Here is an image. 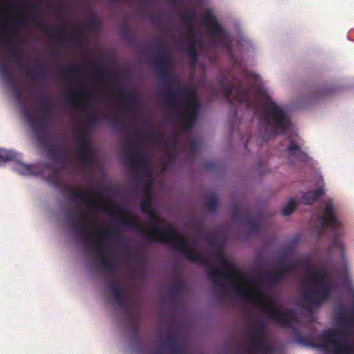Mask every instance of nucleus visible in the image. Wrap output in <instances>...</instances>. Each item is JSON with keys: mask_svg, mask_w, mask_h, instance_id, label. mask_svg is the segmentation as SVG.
<instances>
[{"mask_svg": "<svg viewBox=\"0 0 354 354\" xmlns=\"http://www.w3.org/2000/svg\"><path fill=\"white\" fill-rule=\"evenodd\" d=\"M233 290L240 299L253 303L257 308L266 313L281 328H290L294 331L295 339L304 345L315 348L328 349L333 347L336 354H345L351 352L352 346L348 342L346 333L342 330L328 328L322 331L316 337L319 342H314L308 335H304L293 324L297 319L294 310L290 308L280 309L276 305L274 299L270 298L267 302L258 299L254 294L245 290L242 286L234 282Z\"/></svg>", "mask_w": 354, "mask_h": 354, "instance_id": "obj_1", "label": "nucleus"}, {"mask_svg": "<svg viewBox=\"0 0 354 354\" xmlns=\"http://www.w3.org/2000/svg\"><path fill=\"white\" fill-rule=\"evenodd\" d=\"M151 221L152 228L147 230L133 216L120 217L119 221L124 226L129 227L138 232L145 235L150 242H158L168 244L171 248L181 253L189 261L208 266L206 271L207 278L221 290H226L223 281L229 276L223 272L221 269L214 268L209 263L207 258L196 249L190 247L189 243L181 234L176 232L170 223L160 228L162 218L153 209L147 214Z\"/></svg>", "mask_w": 354, "mask_h": 354, "instance_id": "obj_2", "label": "nucleus"}, {"mask_svg": "<svg viewBox=\"0 0 354 354\" xmlns=\"http://www.w3.org/2000/svg\"><path fill=\"white\" fill-rule=\"evenodd\" d=\"M166 103L178 109L176 118L183 122L185 129L189 130L198 120L201 109V102L194 89L186 86L174 92L169 85L164 93Z\"/></svg>", "mask_w": 354, "mask_h": 354, "instance_id": "obj_3", "label": "nucleus"}, {"mask_svg": "<svg viewBox=\"0 0 354 354\" xmlns=\"http://www.w3.org/2000/svg\"><path fill=\"white\" fill-rule=\"evenodd\" d=\"M256 97L263 106L260 120L267 129L265 136L270 138L277 133L285 134L290 126V120L286 111L261 88H257Z\"/></svg>", "mask_w": 354, "mask_h": 354, "instance_id": "obj_4", "label": "nucleus"}, {"mask_svg": "<svg viewBox=\"0 0 354 354\" xmlns=\"http://www.w3.org/2000/svg\"><path fill=\"white\" fill-rule=\"evenodd\" d=\"M301 266L305 268L307 275L316 286V288L312 291L308 289L305 290L304 298L310 304L319 305L332 292L329 273L327 270L319 271L315 268L307 259H303Z\"/></svg>", "mask_w": 354, "mask_h": 354, "instance_id": "obj_5", "label": "nucleus"}, {"mask_svg": "<svg viewBox=\"0 0 354 354\" xmlns=\"http://www.w3.org/2000/svg\"><path fill=\"white\" fill-rule=\"evenodd\" d=\"M93 235L99 244L97 247L96 255L99 261L100 267L102 270L106 271L108 274L106 278L109 280L107 284L109 290L120 288V286L113 280V272L115 267V262L105 252L103 246L109 236H113L115 239L121 242L124 241V236L120 232V231L117 230H100L97 233L93 234Z\"/></svg>", "mask_w": 354, "mask_h": 354, "instance_id": "obj_6", "label": "nucleus"}, {"mask_svg": "<svg viewBox=\"0 0 354 354\" xmlns=\"http://www.w3.org/2000/svg\"><path fill=\"white\" fill-rule=\"evenodd\" d=\"M325 203V207L317 218L320 223V225L315 227L317 236L321 238L324 235V228L329 229L331 231L333 248L339 250L343 256L344 245L339 239L343 234L342 225L337 217L332 202L328 201Z\"/></svg>", "mask_w": 354, "mask_h": 354, "instance_id": "obj_7", "label": "nucleus"}, {"mask_svg": "<svg viewBox=\"0 0 354 354\" xmlns=\"http://www.w3.org/2000/svg\"><path fill=\"white\" fill-rule=\"evenodd\" d=\"M41 104L39 114L37 117H35L27 107L22 108V112L35 133H37L40 127L46 126L53 115L52 99L48 96H45L41 99Z\"/></svg>", "mask_w": 354, "mask_h": 354, "instance_id": "obj_8", "label": "nucleus"}, {"mask_svg": "<svg viewBox=\"0 0 354 354\" xmlns=\"http://www.w3.org/2000/svg\"><path fill=\"white\" fill-rule=\"evenodd\" d=\"M28 19L35 21L40 28H43L45 35L52 37L56 41L66 40L71 41L75 46L81 47L83 45V38L80 33H71L66 28L57 29L45 26L42 17L39 15H32Z\"/></svg>", "mask_w": 354, "mask_h": 354, "instance_id": "obj_9", "label": "nucleus"}, {"mask_svg": "<svg viewBox=\"0 0 354 354\" xmlns=\"http://www.w3.org/2000/svg\"><path fill=\"white\" fill-rule=\"evenodd\" d=\"M151 62L158 73L160 82L165 86L169 85L174 80L170 73L173 63L165 46L160 50L155 48V55Z\"/></svg>", "mask_w": 354, "mask_h": 354, "instance_id": "obj_10", "label": "nucleus"}, {"mask_svg": "<svg viewBox=\"0 0 354 354\" xmlns=\"http://www.w3.org/2000/svg\"><path fill=\"white\" fill-rule=\"evenodd\" d=\"M218 82L224 96L230 105H232V100L230 98V95L232 92L235 90L234 98L236 101L239 104L245 103L249 106L250 103L249 96L250 88L245 87L241 81L238 82L237 86L235 87L232 82L227 80L224 75L220 77Z\"/></svg>", "mask_w": 354, "mask_h": 354, "instance_id": "obj_11", "label": "nucleus"}, {"mask_svg": "<svg viewBox=\"0 0 354 354\" xmlns=\"http://www.w3.org/2000/svg\"><path fill=\"white\" fill-rule=\"evenodd\" d=\"M125 149L128 151L131 149L133 150L131 154H127L126 156L125 160L127 165L138 169H142L145 167L146 160L140 146H133L131 143L127 140V143L125 145Z\"/></svg>", "mask_w": 354, "mask_h": 354, "instance_id": "obj_12", "label": "nucleus"}, {"mask_svg": "<svg viewBox=\"0 0 354 354\" xmlns=\"http://www.w3.org/2000/svg\"><path fill=\"white\" fill-rule=\"evenodd\" d=\"M233 219L242 222L250 231L258 232L261 229L260 221L253 218L251 212L241 208H235L232 214Z\"/></svg>", "mask_w": 354, "mask_h": 354, "instance_id": "obj_13", "label": "nucleus"}, {"mask_svg": "<svg viewBox=\"0 0 354 354\" xmlns=\"http://www.w3.org/2000/svg\"><path fill=\"white\" fill-rule=\"evenodd\" d=\"M110 294L114 301L118 305L125 308L128 315L132 316L133 324L135 325L137 324L139 320V316L138 315H133L132 310L129 306L131 304V300L128 295L123 293L121 287L114 290H110Z\"/></svg>", "mask_w": 354, "mask_h": 354, "instance_id": "obj_14", "label": "nucleus"}, {"mask_svg": "<svg viewBox=\"0 0 354 354\" xmlns=\"http://www.w3.org/2000/svg\"><path fill=\"white\" fill-rule=\"evenodd\" d=\"M1 32L5 36L6 47L12 51L11 60L16 64H19L25 55L19 50V43L10 36L8 27L3 26L1 28Z\"/></svg>", "mask_w": 354, "mask_h": 354, "instance_id": "obj_15", "label": "nucleus"}, {"mask_svg": "<svg viewBox=\"0 0 354 354\" xmlns=\"http://www.w3.org/2000/svg\"><path fill=\"white\" fill-rule=\"evenodd\" d=\"M78 210L80 216V223H77L73 218H71V225L77 228V232L81 236L82 239L84 242H88V239L86 231L89 229L88 223L90 218L82 208L78 207Z\"/></svg>", "mask_w": 354, "mask_h": 354, "instance_id": "obj_16", "label": "nucleus"}, {"mask_svg": "<svg viewBox=\"0 0 354 354\" xmlns=\"http://www.w3.org/2000/svg\"><path fill=\"white\" fill-rule=\"evenodd\" d=\"M209 35L212 39L216 40V44L226 46L229 42L230 35L224 28L216 21L214 24L208 26Z\"/></svg>", "mask_w": 354, "mask_h": 354, "instance_id": "obj_17", "label": "nucleus"}, {"mask_svg": "<svg viewBox=\"0 0 354 354\" xmlns=\"http://www.w3.org/2000/svg\"><path fill=\"white\" fill-rule=\"evenodd\" d=\"M293 268V264L286 263L283 266H278L274 274H265L264 278L271 285L277 284L285 278Z\"/></svg>", "mask_w": 354, "mask_h": 354, "instance_id": "obj_18", "label": "nucleus"}, {"mask_svg": "<svg viewBox=\"0 0 354 354\" xmlns=\"http://www.w3.org/2000/svg\"><path fill=\"white\" fill-rule=\"evenodd\" d=\"M249 336L251 339V346L254 351L258 352V354H273L274 353V347L268 344L266 337H259L254 335Z\"/></svg>", "mask_w": 354, "mask_h": 354, "instance_id": "obj_19", "label": "nucleus"}, {"mask_svg": "<svg viewBox=\"0 0 354 354\" xmlns=\"http://www.w3.org/2000/svg\"><path fill=\"white\" fill-rule=\"evenodd\" d=\"M286 152L288 156L295 157L299 162H307L310 159L307 153L302 151L301 146L297 144L292 139L290 140V144L286 147Z\"/></svg>", "mask_w": 354, "mask_h": 354, "instance_id": "obj_20", "label": "nucleus"}, {"mask_svg": "<svg viewBox=\"0 0 354 354\" xmlns=\"http://www.w3.org/2000/svg\"><path fill=\"white\" fill-rule=\"evenodd\" d=\"M70 198L77 201L79 203L90 204L94 201V196L92 192L86 193L82 189H75L68 187Z\"/></svg>", "mask_w": 354, "mask_h": 354, "instance_id": "obj_21", "label": "nucleus"}, {"mask_svg": "<svg viewBox=\"0 0 354 354\" xmlns=\"http://www.w3.org/2000/svg\"><path fill=\"white\" fill-rule=\"evenodd\" d=\"M118 91L120 93V98L127 101L129 105L133 108L132 112L133 115H138L140 110L138 108V99L136 95L133 93H129L127 94V89L124 86L119 87Z\"/></svg>", "mask_w": 354, "mask_h": 354, "instance_id": "obj_22", "label": "nucleus"}, {"mask_svg": "<svg viewBox=\"0 0 354 354\" xmlns=\"http://www.w3.org/2000/svg\"><path fill=\"white\" fill-rule=\"evenodd\" d=\"M164 342L171 351V354H183V344L176 336L168 335L165 337Z\"/></svg>", "mask_w": 354, "mask_h": 354, "instance_id": "obj_23", "label": "nucleus"}, {"mask_svg": "<svg viewBox=\"0 0 354 354\" xmlns=\"http://www.w3.org/2000/svg\"><path fill=\"white\" fill-rule=\"evenodd\" d=\"M324 189L322 187L308 191L304 194L301 201L305 205H312L324 194Z\"/></svg>", "mask_w": 354, "mask_h": 354, "instance_id": "obj_24", "label": "nucleus"}, {"mask_svg": "<svg viewBox=\"0 0 354 354\" xmlns=\"http://www.w3.org/2000/svg\"><path fill=\"white\" fill-rule=\"evenodd\" d=\"M17 155V160H10V162H15L16 165L14 167V170L17 172H18L20 174L25 175V176H30L35 174V172L32 170V167L30 165H26L24 164L21 162L19 161L21 158V154L16 153Z\"/></svg>", "mask_w": 354, "mask_h": 354, "instance_id": "obj_25", "label": "nucleus"}, {"mask_svg": "<svg viewBox=\"0 0 354 354\" xmlns=\"http://www.w3.org/2000/svg\"><path fill=\"white\" fill-rule=\"evenodd\" d=\"M93 92L91 91H82V90L78 89L75 91L72 95L67 97V102L70 107L72 109H75L77 106V100L80 98L82 95L85 96L86 97H93Z\"/></svg>", "mask_w": 354, "mask_h": 354, "instance_id": "obj_26", "label": "nucleus"}, {"mask_svg": "<svg viewBox=\"0 0 354 354\" xmlns=\"http://www.w3.org/2000/svg\"><path fill=\"white\" fill-rule=\"evenodd\" d=\"M337 322L339 326L346 328L353 325V321L348 315L344 307H341L337 315Z\"/></svg>", "mask_w": 354, "mask_h": 354, "instance_id": "obj_27", "label": "nucleus"}, {"mask_svg": "<svg viewBox=\"0 0 354 354\" xmlns=\"http://www.w3.org/2000/svg\"><path fill=\"white\" fill-rule=\"evenodd\" d=\"M93 76L98 80H109L112 77L111 74L106 72L100 62H96L95 68L93 71Z\"/></svg>", "mask_w": 354, "mask_h": 354, "instance_id": "obj_28", "label": "nucleus"}, {"mask_svg": "<svg viewBox=\"0 0 354 354\" xmlns=\"http://www.w3.org/2000/svg\"><path fill=\"white\" fill-rule=\"evenodd\" d=\"M17 158V155L15 153V151L0 149V165L10 160H15Z\"/></svg>", "mask_w": 354, "mask_h": 354, "instance_id": "obj_29", "label": "nucleus"}, {"mask_svg": "<svg viewBox=\"0 0 354 354\" xmlns=\"http://www.w3.org/2000/svg\"><path fill=\"white\" fill-rule=\"evenodd\" d=\"M196 40L192 39L189 41V45L188 48H184V50L187 54V56L192 59L193 62L195 64L198 59V54L196 49Z\"/></svg>", "mask_w": 354, "mask_h": 354, "instance_id": "obj_30", "label": "nucleus"}, {"mask_svg": "<svg viewBox=\"0 0 354 354\" xmlns=\"http://www.w3.org/2000/svg\"><path fill=\"white\" fill-rule=\"evenodd\" d=\"M214 257L221 266V269L225 270L229 267V261L221 249L216 250Z\"/></svg>", "mask_w": 354, "mask_h": 354, "instance_id": "obj_31", "label": "nucleus"}, {"mask_svg": "<svg viewBox=\"0 0 354 354\" xmlns=\"http://www.w3.org/2000/svg\"><path fill=\"white\" fill-rule=\"evenodd\" d=\"M0 73L2 74L4 80L9 85L12 86L15 84V78L10 73L9 67L6 64H2L0 65Z\"/></svg>", "mask_w": 354, "mask_h": 354, "instance_id": "obj_32", "label": "nucleus"}, {"mask_svg": "<svg viewBox=\"0 0 354 354\" xmlns=\"http://www.w3.org/2000/svg\"><path fill=\"white\" fill-rule=\"evenodd\" d=\"M218 207V198L216 194H211L207 198L205 209L208 212H215Z\"/></svg>", "mask_w": 354, "mask_h": 354, "instance_id": "obj_33", "label": "nucleus"}, {"mask_svg": "<svg viewBox=\"0 0 354 354\" xmlns=\"http://www.w3.org/2000/svg\"><path fill=\"white\" fill-rule=\"evenodd\" d=\"M80 162L86 167L91 166L95 162V158L93 154V150L84 153L79 158Z\"/></svg>", "mask_w": 354, "mask_h": 354, "instance_id": "obj_34", "label": "nucleus"}, {"mask_svg": "<svg viewBox=\"0 0 354 354\" xmlns=\"http://www.w3.org/2000/svg\"><path fill=\"white\" fill-rule=\"evenodd\" d=\"M266 326L263 322H259L255 331H248L249 335L257 336L259 337H266Z\"/></svg>", "mask_w": 354, "mask_h": 354, "instance_id": "obj_35", "label": "nucleus"}, {"mask_svg": "<svg viewBox=\"0 0 354 354\" xmlns=\"http://www.w3.org/2000/svg\"><path fill=\"white\" fill-rule=\"evenodd\" d=\"M120 33L123 39L127 42H132L134 41V37L127 25H123L120 28Z\"/></svg>", "mask_w": 354, "mask_h": 354, "instance_id": "obj_36", "label": "nucleus"}, {"mask_svg": "<svg viewBox=\"0 0 354 354\" xmlns=\"http://www.w3.org/2000/svg\"><path fill=\"white\" fill-rule=\"evenodd\" d=\"M196 17V12L192 10L187 14L180 13V20L187 26L193 25V20Z\"/></svg>", "mask_w": 354, "mask_h": 354, "instance_id": "obj_37", "label": "nucleus"}, {"mask_svg": "<svg viewBox=\"0 0 354 354\" xmlns=\"http://www.w3.org/2000/svg\"><path fill=\"white\" fill-rule=\"evenodd\" d=\"M213 21H216V17L212 10H207L203 15V21L205 26L208 27L214 23Z\"/></svg>", "mask_w": 354, "mask_h": 354, "instance_id": "obj_38", "label": "nucleus"}, {"mask_svg": "<svg viewBox=\"0 0 354 354\" xmlns=\"http://www.w3.org/2000/svg\"><path fill=\"white\" fill-rule=\"evenodd\" d=\"M107 119L113 124V127L116 130H121L124 128L122 120L114 115H109L107 116Z\"/></svg>", "mask_w": 354, "mask_h": 354, "instance_id": "obj_39", "label": "nucleus"}, {"mask_svg": "<svg viewBox=\"0 0 354 354\" xmlns=\"http://www.w3.org/2000/svg\"><path fill=\"white\" fill-rule=\"evenodd\" d=\"M142 136L145 138H149V139H156L158 141H162L163 138L162 136L158 134L156 132L152 131L151 127H149V129H147L146 131L143 132L142 133Z\"/></svg>", "mask_w": 354, "mask_h": 354, "instance_id": "obj_40", "label": "nucleus"}, {"mask_svg": "<svg viewBox=\"0 0 354 354\" xmlns=\"http://www.w3.org/2000/svg\"><path fill=\"white\" fill-rule=\"evenodd\" d=\"M86 120L91 125H97L102 115L96 113H88L86 114Z\"/></svg>", "mask_w": 354, "mask_h": 354, "instance_id": "obj_41", "label": "nucleus"}, {"mask_svg": "<svg viewBox=\"0 0 354 354\" xmlns=\"http://www.w3.org/2000/svg\"><path fill=\"white\" fill-rule=\"evenodd\" d=\"M295 207L296 203L294 199H290L283 209V214L285 216L290 215L293 212Z\"/></svg>", "mask_w": 354, "mask_h": 354, "instance_id": "obj_42", "label": "nucleus"}, {"mask_svg": "<svg viewBox=\"0 0 354 354\" xmlns=\"http://www.w3.org/2000/svg\"><path fill=\"white\" fill-rule=\"evenodd\" d=\"M140 209L144 214H148L154 209L152 207L150 197L140 203Z\"/></svg>", "mask_w": 354, "mask_h": 354, "instance_id": "obj_43", "label": "nucleus"}, {"mask_svg": "<svg viewBox=\"0 0 354 354\" xmlns=\"http://www.w3.org/2000/svg\"><path fill=\"white\" fill-rule=\"evenodd\" d=\"M196 234L198 236L206 239L210 245H216V241L212 239V236L209 234L206 233L203 229H198Z\"/></svg>", "mask_w": 354, "mask_h": 354, "instance_id": "obj_44", "label": "nucleus"}, {"mask_svg": "<svg viewBox=\"0 0 354 354\" xmlns=\"http://www.w3.org/2000/svg\"><path fill=\"white\" fill-rule=\"evenodd\" d=\"M28 73L30 74L32 79L44 80L46 77V71L44 69L39 71L30 70L29 71Z\"/></svg>", "mask_w": 354, "mask_h": 354, "instance_id": "obj_45", "label": "nucleus"}, {"mask_svg": "<svg viewBox=\"0 0 354 354\" xmlns=\"http://www.w3.org/2000/svg\"><path fill=\"white\" fill-rule=\"evenodd\" d=\"M78 67L73 65H67L62 68V72L70 76H75L77 73Z\"/></svg>", "mask_w": 354, "mask_h": 354, "instance_id": "obj_46", "label": "nucleus"}, {"mask_svg": "<svg viewBox=\"0 0 354 354\" xmlns=\"http://www.w3.org/2000/svg\"><path fill=\"white\" fill-rule=\"evenodd\" d=\"M93 147L91 145H77V154L78 158L84 155V153H87L90 151H92Z\"/></svg>", "mask_w": 354, "mask_h": 354, "instance_id": "obj_47", "label": "nucleus"}, {"mask_svg": "<svg viewBox=\"0 0 354 354\" xmlns=\"http://www.w3.org/2000/svg\"><path fill=\"white\" fill-rule=\"evenodd\" d=\"M100 26V23L95 15L91 17L87 22V28L90 30H96Z\"/></svg>", "mask_w": 354, "mask_h": 354, "instance_id": "obj_48", "label": "nucleus"}, {"mask_svg": "<svg viewBox=\"0 0 354 354\" xmlns=\"http://www.w3.org/2000/svg\"><path fill=\"white\" fill-rule=\"evenodd\" d=\"M335 91L334 88H326V87H322L319 90V98L323 97L327 95L331 94Z\"/></svg>", "mask_w": 354, "mask_h": 354, "instance_id": "obj_49", "label": "nucleus"}, {"mask_svg": "<svg viewBox=\"0 0 354 354\" xmlns=\"http://www.w3.org/2000/svg\"><path fill=\"white\" fill-rule=\"evenodd\" d=\"M183 288V283L180 281L171 286L169 291L172 295H178Z\"/></svg>", "mask_w": 354, "mask_h": 354, "instance_id": "obj_50", "label": "nucleus"}, {"mask_svg": "<svg viewBox=\"0 0 354 354\" xmlns=\"http://www.w3.org/2000/svg\"><path fill=\"white\" fill-rule=\"evenodd\" d=\"M77 140L78 145H91L88 142L87 136L82 132L78 135Z\"/></svg>", "mask_w": 354, "mask_h": 354, "instance_id": "obj_51", "label": "nucleus"}, {"mask_svg": "<svg viewBox=\"0 0 354 354\" xmlns=\"http://www.w3.org/2000/svg\"><path fill=\"white\" fill-rule=\"evenodd\" d=\"M199 147L200 144L197 140L194 139H192L190 140V149L193 153H197L199 149Z\"/></svg>", "mask_w": 354, "mask_h": 354, "instance_id": "obj_52", "label": "nucleus"}, {"mask_svg": "<svg viewBox=\"0 0 354 354\" xmlns=\"http://www.w3.org/2000/svg\"><path fill=\"white\" fill-rule=\"evenodd\" d=\"M286 250H283L281 252L280 257L277 259V263L279 266H281L285 265L286 263H289L286 261Z\"/></svg>", "mask_w": 354, "mask_h": 354, "instance_id": "obj_53", "label": "nucleus"}, {"mask_svg": "<svg viewBox=\"0 0 354 354\" xmlns=\"http://www.w3.org/2000/svg\"><path fill=\"white\" fill-rule=\"evenodd\" d=\"M149 20L153 24H158L161 21V16L159 14H152L149 16Z\"/></svg>", "mask_w": 354, "mask_h": 354, "instance_id": "obj_54", "label": "nucleus"}, {"mask_svg": "<svg viewBox=\"0 0 354 354\" xmlns=\"http://www.w3.org/2000/svg\"><path fill=\"white\" fill-rule=\"evenodd\" d=\"M188 27V39L189 41L192 39H195V30L194 28V25L189 26Z\"/></svg>", "mask_w": 354, "mask_h": 354, "instance_id": "obj_55", "label": "nucleus"}, {"mask_svg": "<svg viewBox=\"0 0 354 354\" xmlns=\"http://www.w3.org/2000/svg\"><path fill=\"white\" fill-rule=\"evenodd\" d=\"M216 164L214 162H212L209 161L205 162V167L207 169H214L216 168Z\"/></svg>", "mask_w": 354, "mask_h": 354, "instance_id": "obj_56", "label": "nucleus"}, {"mask_svg": "<svg viewBox=\"0 0 354 354\" xmlns=\"http://www.w3.org/2000/svg\"><path fill=\"white\" fill-rule=\"evenodd\" d=\"M15 93L16 97H19L21 95L20 91L18 88L15 89Z\"/></svg>", "mask_w": 354, "mask_h": 354, "instance_id": "obj_57", "label": "nucleus"}, {"mask_svg": "<svg viewBox=\"0 0 354 354\" xmlns=\"http://www.w3.org/2000/svg\"><path fill=\"white\" fill-rule=\"evenodd\" d=\"M19 23L21 24H27V18L23 19L22 20H20Z\"/></svg>", "mask_w": 354, "mask_h": 354, "instance_id": "obj_58", "label": "nucleus"}, {"mask_svg": "<svg viewBox=\"0 0 354 354\" xmlns=\"http://www.w3.org/2000/svg\"><path fill=\"white\" fill-rule=\"evenodd\" d=\"M162 349L161 348H159L156 350V354H162Z\"/></svg>", "mask_w": 354, "mask_h": 354, "instance_id": "obj_59", "label": "nucleus"}, {"mask_svg": "<svg viewBox=\"0 0 354 354\" xmlns=\"http://www.w3.org/2000/svg\"><path fill=\"white\" fill-rule=\"evenodd\" d=\"M165 31H167V32H169V31L170 30V27H169V26H166V27L165 28Z\"/></svg>", "mask_w": 354, "mask_h": 354, "instance_id": "obj_60", "label": "nucleus"}, {"mask_svg": "<svg viewBox=\"0 0 354 354\" xmlns=\"http://www.w3.org/2000/svg\"><path fill=\"white\" fill-rule=\"evenodd\" d=\"M180 46H182V47H184V46H185V43H184V41H181L180 42Z\"/></svg>", "mask_w": 354, "mask_h": 354, "instance_id": "obj_61", "label": "nucleus"}, {"mask_svg": "<svg viewBox=\"0 0 354 354\" xmlns=\"http://www.w3.org/2000/svg\"><path fill=\"white\" fill-rule=\"evenodd\" d=\"M55 149V146H52V147L50 148V151H53Z\"/></svg>", "mask_w": 354, "mask_h": 354, "instance_id": "obj_62", "label": "nucleus"}, {"mask_svg": "<svg viewBox=\"0 0 354 354\" xmlns=\"http://www.w3.org/2000/svg\"><path fill=\"white\" fill-rule=\"evenodd\" d=\"M226 353H230V348L228 346L226 348Z\"/></svg>", "mask_w": 354, "mask_h": 354, "instance_id": "obj_63", "label": "nucleus"}, {"mask_svg": "<svg viewBox=\"0 0 354 354\" xmlns=\"http://www.w3.org/2000/svg\"><path fill=\"white\" fill-rule=\"evenodd\" d=\"M30 7H31V8H35V4H31V5H30Z\"/></svg>", "mask_w": 354, "mask_h": 354, "instance_id": "obj_64", "label": "nucleus"}]
</instances>
